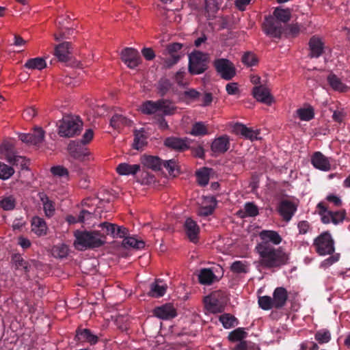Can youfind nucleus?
<instances>
[{
	"instance_id": "nucleus-1",
	"label": "nucleus",
	"mask_w": 350,
	"mask_h": 350,
	"mask_svg": "<svg viewBox=\"0 0 350 350\" xmlns=\"http://www.w3.org/2000/svg\"><path fill=\"white\" fill-rule=\"evenodd\" d=\"M259 262L263 268H280L288 262V254L281 247H274L270 243H260L256 246Z\"/></svg>"
},
{
	"instance_id": "nucleus-2",
	"label": "nucleus",
	"mask_w": 350,
	"mask_h": 350,
	"mask_svg": "<svg viewBox=\"0 0 350 350\" xmlns=\"http://www.w3.org/2000/svg\"><path fill=\"white\" fill-rule=\"evenodd\" d=\"M100 234V231L97 230L90 231L77 230L74 232L75 237L74 245L77 250L81 251L100 247L106 243Z\"/></svg>"
},
{
	"instance_id": "nucleus-3",
	"label": "nucleus",
	"mask_w": 350,
	"mask_h": 350,
	"mask_svg": "<svg viewBox=\"0 0 350 350\" xmlns=\"http://www.w3.org/2000/svg\"><path fill=\"white\" fill-rule=\"evenodd\" d=\"M210 57L206 53L194 51L189 55L188 70L192 75L204 73L208 68Z\"/></svg>"
},
{
	"instance_id": "nucleus-4",
	"label": "nucleus",
	"mask_w": 350,
	"mask_h": 350,
	"mask_svg": "<svg viewBox=\"0 0 350 350\" xmlns=\"http://www.w3.org/2000/svg\"><path fill=\"white\" fill-rule=\"evenodd\" d=\"M0 158L5 159L13 165H20L22 169L28 168V160L25 157L16 155L14 145L11 142H5L0 146Z\"/></svg>"
},
{
	"instance_id": "nucleus-5",
	"label": "nucleus",
	"mask_w": 350,
	"mask_h": 350,
	"mask_svg": "<svg viewBox=\"0 0 350 350\" xmlns=\"http://www.w3.org/2000/svg\"><path fill=\"white\" fill-rule=\"evenodd\" d=\"M82 122L70 116H64L58 124V134L61 137H72L81 132Z\"/></svg>"
},
{
	"instance_id": "nucleus-6",
	"label": "nucleus",
	"mask_w": 350,
	"mask_h": 350,
	"mask_svg": "<svg viewBox=\"0 0 350 350\" xmlns=\"http://www.w3.org/2000/svg\"><path fill=\"white\" fill-rule=\"evenodd\" d=\"M313 246L320 256L331 255L335 251L334 241L328 231L323 232L316 237Z\"/></svg>"
},
{
	"instance_id": "nucleus-7",
	"label": "nucleus",
	"mask_w": 350,
	"mask_h": 350,
	"mask_svg": "<svg viewBox=\"0 0 350 350\" xmlns=\"http://www.w3.org/2000/svg\"><path fill=\"white\" fill-rule=\"evenodd\" d=\"M213 66L217 72L225 80H231L236 75V68L234 64L228 59H216Z\"/></svg>"
},
{
	"instance_id": "nucleus-8",
	"label": "nucleus",
	"mask_w": 350,
	"mask_h": 350,
	"mask_svg": "<svg viewBox=\"0 0 350 350\" xmlns=\"http://www.w3.org/2000/svg\"><path fill=\"white\" fill-rule=\"evenodd\" d=\"M263 31L267 36L280 39L285 31V25L270 16L263 23Z\"/></svg>"
},
{
	"instance_id": "nucleus-9",
	"label": "nucleus",
	"mask_w": 350,
	"mask_h": 350,
	"mask_svg": "<svg viewBox=\"0 0 350 350\" xmlns=\"http://www.w3.org/2000/svg\"><path fill=\"white\" fill-rule=\"evenodd\" d=\"M140 163L142 169V183L144 185H150L153 180L151 174L153 171V156L143 154L140 158Z\"/></svg>"
},
{
	"instance_id": "nucleus-10",
	"label": "nucleus",
	"mask_w": 350,
	"mask_h": 350,
	"mask_svg": "<svg viewBox=\"0 0 350 350\" xmlns=\"http://www.w3.org/2000/svg\"><path fill=\"white\" fill-rule=\"evenodd\" d=\"M177 165L175 160H162L159 157L154 156V172L161 171L165 176H176L177 175Z\"/></svg>"
},
{
	"instance_id": "nucleus-11",
	"label": "nucleus",
	"mask_w": 350,
	"mask_h": 350,
	"mask_svg": "<svg viewBox=\"0 0 350 350\" xmlns=\"http://www.w3.org/2000/svg\"><path fill=\"white\" fill-rule=\"evenodd\" d=\"M140 59L139 52L133 48L126 47L121 52V59L130 68L137 67L140 63Z\"/></svg>"
},
{
	"instance_id": "nucleus-12",
	"label": "nucleus",
	"mask_w": 350,
	"mask_h": 350,
	"mask_svg": "<svg viewBox=\"0 0 350 350\" xmlns=\"http://www.w3.org/2000/svg\"><path fill=\"white\" fill-rule=\"evenodd\" d=\"M150 131V128L148 126L134 131L135 138L133 146L135 149L139 150L147 144V139L151 135Z\"/></svg>"
},
{
	"instance_id": "nucleus-13",
	"label": "nucleus",
	"mask_w": 350,
	"mask_h": 350,
	"mask_svg": "<svg viewBox=\"0 0 350 350\" xmlns=\"http://www.w3.org/2000/svg\"><path fill=\"white\" fill-rule=\"evenodd\" d=\"M296 211L297 205L290 200H283L279 204L278 212L286 221H289Z\"/></svg>"
},
{
	"instance_id": "nucleus-14",
	"label": "nucleus",
	"mask_w": 350,
	"mask_h": 350,
	"mask_svg": "<svg viewBox=\"0 0 350 350\" xmlns=\"http://www.w3.org/2000/svg\"><path fill=\"white\" fill-rule=\"evenodd\" d=\"M230 146L229 137L226 135L215 138L211 146L215 155L221 154L228 151Z\"/></svg>"
},
{
	"instance_id": "nucleus-15",
	"label": "nucleus",
	"mask_w": 350,
	"mask_h": 350,
	"mask_svg": "<svg viewBox=\"0 0 350 350\" xmlns=\"http://www.w3.org/2000/svg\"><path fill=\"white\" fill-rule=\"evenodd\" d=\"M68 150L70 155L77 160L83 161L90 154L87 148H84L81 144L74 141L70 142L68 146Z\"/></svg>"
},
{
	"instance_id": "nucleus-16",
	"label": "nucleus",
	"mask_w": 350,
	"mask_h": 350,
	"mask_svg": "<svg viewBox=\"0 0 350 350\" xmlns=\"http://www.w3.org/2000/svg\"><path fill=\"white\" fill-rule=\"evenodd\" d=\"M311 163L315 168L321 171L327 172L331 169L328 158L319 151L314 152L312 155Z\"/></svg>"
},
{
	"instance_id": "nucleus-17",
	"label": "nucleus",
	"mask_w": 350,
	"mask_h": 350,
	"mask_svg": "<svg viewBox=\"0 0 350 350\" xmlns=\"http://www.w3.org/2000/svg\"><path fill=\"white\" fill-rule=\"evenodd\" d=\"M164 144L175 150L184 151L189 148V140L187 137H169L165 139Z\"/></svg>"
},
{
	"instance_id": "nucleus-18",
	"label": "nucleus",
	"mask_w": 350,
	"mask_h": 350,
	"mask_svg": "<svg viewBox=\"0 0 350 350\" xmlns=\"http://www.w3.org/2000/svg\"><path fill=\"white\" fill-rule=\"evenodd\" d=\"M252 93L254 97L258 101L266 105H270L273 100V98L271 95L269 90L262 85L254 87L253 88Z\"/></svg>"
},
{
	"instance_id": "nucleus-19",
	"label": "nucleus",
	"mask_w": 350,
	"mask_h": 350,
	"mask_svg": "<svg viewBox=\"0 0 350 350\" xmlns=\"http://www.w3.org/2000/svg\"><path fill=\"white\" fill-rule=\"evenodd\" d=\"M273 302L275 309L282 308L288 299V292L284 287H277L273 293Z\"/></svg>"
},
{
	"instance_id": "nucleus-20",
	"label": "nucleus",
	"mask_w": 350,
	"mask_h": 350,
	"mask_svg": "<svg viewBox=\"0 0 350 350\" xmlns=\"http://www.w3.org/2000/svg\"><path fill=\"white\" fill-rule=\"evenodd\" d=\"M176 316V311L171 304H165L160 307L154 308V317L161 319H171Z\"/></svg>"
},
{
	"instance_id": "nucleus-21",
	"label": "nucleus",
	"mask_w": 350,
	"mask_h": 350,
	"mask_svg": "<svg viewBox=\"0 0 350 350\" xmlns=\"http://www.w3.org/2000/svg\"><path fill=\"white\" fill-rule=\"evenodd\" d=\"M185 231L189 240L193 243L198 239L200 228L191 218H187L184 224Z\"/></svg>"
},
{
	"instance_id": "nucleus-22",
	"label": "nucleus",
	"mask_w": 350,
	"mask_h": 350,
	"mask_svg": "<svg viewBox=\"0 0 350 350\" xmlns=\"http://www.w3.org/2000/svg\"><path fill=\"white\" fill-rule=\"evenodd\" d=\"M233 131L237 135H241L245 139H250L252 141L258 139V131H254L250 128L247 127L245 125L237 123L233 127Z\"/></svg>"
},
{
	"instance_id": "nucleus-23",
	"label": "nucleus",
	"mask_w": 350,
	"mask_h": 350,
	"mask_svg": "<svg viewBox=\"0 0 350 350\" xmlns=\"http://www.w3.org/2000/svg\"><path fill=\"white\" fill-rule=\"evenodd\" d=\"M310 54L311 58H318L323 53V43L320 38L312 36L309 41Z\"/></svg>"
},
{
	"instance_id": "nucleus-24",
	"label": "nucleus",
	"mask_w": 350,
	"mask_h": 350,
	"mask_svg": "<svg viewBox=\"0 0 350 350\" xmlns=\"http://www.w3.org/2000/svg\"><path fill=\"white\" fill-rule=\"evenodd\" d=\"M221 292L215 291L210 295L205 297L204 303L208 310L213 312H220L221 304L219 301V297Z\"/></svg>"
},
{
	"instance_id": "nucleus-25",
	"label": "nucleus",
	"mask_w": 350,
	"mask_h": 350,
	"mask_svg": "<svg viewBox=\"0 0 350 350\" xmlns=\"http://www.w3.org/2000/svg\"><path fill=\"white\" fill-rule=\"evenodd\" d=\"M175 107L171 102L167 100H161L154 102V114H160V112L165 115H171L174 113Z\"/></svg>"
},
{
	"instance_id": "nucleus-26",
	"label": "nucleus",
	"mask_w": 350,
	"mask_h": 350,
	"mask_svg": "<svg viewBox=\"0 0 350 350\" xmlns=\"http://www.w3.org/2000/svg\"><path fill=\"white\" fill-rule=\"evenodd\" d=\"M70 44L68 42H64L55 46L54 55L59 61L66 62L69 60L70 52L68 50Z\"/></svg>"
},
{
	"instance_id": "nucleus-27",
	"label": "nucleus",
	"mask_w": 350,
	"mask_h": 350,
	"mask_svg": "<svg viewBox=\"0 0 350 350\" xmlns=\"http://www.w3.org/2000/svg\"><path fill=\"white\" fill-rule=\"evenodd\" d=\"M262 240L261 243H269L271 242L274 245H279L282 242V237L278 232L274 230H262L259 234Z\"/></svg>"
},
{
	"instance_id": "nucleus-28",
	"label": "nucleus",
	"mask_w": 350,
	"mask_h": 350,
	"mask_svg": "<svg viewBox=\"0 0 350 350\" xmlns=\"http://www.w3.org/2000/svg\"><path fill=\"white\" fill-rule=\"evenodd\" d=\"M140 169V165H130L126 163H122L117 166L116 172L120 175H135Z\"/></svg>"
},
{
	"instance_id": "nucleus-29",
	"label": "nucleus",
	"mask_w": 350,
	"mask_h": 350,
	"mask_svg": "<svg viewBox=\"0 0 350 350\" xmlns=\"http://www.w3.org/2000/svg\"><path fill=\"white\" fill-rule=\"evenodd\" d=\"M327 80L329 85L334 90L340 92H347L348 87L345 83H343L340 79L338 78L335 74H329L327 76Z\"/></svg>"
},
{
	"instance_id": "nucleus-30",
	"label": "nucleus",
	"mask_w": 350,
	"mask_h": 350,
	"mask_svg": "<svg viewBox=\"0 0 350 350\" xmlns=\"http://www.w3.org/2000/svg\"><path fill=\"white\" fill-rule=\"evenodd\" d=\"M76 338L80 342H88L90 344H95L98 340V337L92 334L88 329H79L77 331Z\"/></svg>"
},
{
	"instance_id": "nucleus-31",
	"label": "nucleus",
	"mask_w": 350,
	"mask_h": 350,
	"mask_svg": "<svg viewBox=\"0 0 350 350\" xmlns=\"http://www.w3.org/2000/svg\"><path fill=\"white\" fill-rule=\"evenodd\" d=\"M216 278V275L210 269H202L198 274V281L200 284L204 285L211 284Z\"/></svg>"
},
{
	"instance_id": "nucleus-32",
	"label": "nucleus",
	"mask_w": 350,
	"mask_h": 350,
	"mask_svg": "<svg viewBox=\"0 0 350 350\" xmlns=\"http://www.w3.org/2000/svg\"><path fill=\"white\" fill-rule=\"evenodd\" d=\"M132 121L120 114L113 115L110 120V125L115 129H121L125 126H131Z\"/></svg>"
},
{
	"instance_id": "nucleus-33",
	"label": "nucleus",
	"mask_w": 350,
	"mask_h": 350,
	"mask_svg": "<svg viewBox=\"0 0 350 350\" xmlns=\"http://www.w3.org/2000/svg\"><path fill=\"white\" fill-rule=\"evenodd\" d=\"M98 227L100 230H97V231H100V236L106 241V237L109 235L112 237H115V232L117 228L116 224H113L109 222H103L99 224Z\"/></svg>"
},
{
	"instance_id": "nucleus-34",
	"label": "nucleus",
	"mask_w": 350,
	"mask_h": 350,
	"mask_svg": "<svg viewBox=\"0 0 350 350\" xmlns=\"http://www.w3.org/2000/svg\"><path fill=\"white\" fill-rule=\"evenodd\" d=\"M211 170L212 169L204 167L196 171V176L197 182L200 186L204 187L208 185Z\"/></svg>"
},
{
	"instance_id": "nucleus-35",
	"label": "nucleus",
	"mask_w": 350,
	"mask_h": 350,
	"mask_svg": "<svg viewBox=\"0 0 350 350\" xmlns=\"http://www.w3.org/2000/svg\"><path fill=\"white\" fill-rule=\"evenodd\" d=\"M168 288L166 281L162 278H154V298L163 297Z\"/></svg>"
},
{
	"instance_id": "nucleus-36",
	"label": "nucleus",
	"mask_w": 350,
	"mask_h": 350,
	"mask_svg": "<svg viewBox=\"0 0 350 350\" xmlns=\"http://www.w3.org/2000/svg\"><path fill=\"white\" fill-rule=\"evenodd\" d=\"M46 224L44 219L36 217L33 219L32 230L39 236L45 235L46 234Z\"/></svg>"
},
{
	"instance_id": "nucleus-37",
	"label": "nucleus",
	"mask_w": 350,
	"mask_h": 350,
	"mask_svg": "<svg viewBox=\"0 0 350 350\" xmlns=\"http://www.w3.org/2000/svg\"><path fill=\"white\" fill-rule=\"evenodd\" d=\"M200 96L201 93L194 88H188L182 94V98L187 103L198 101Z\"/></svg>"
},
{
	"instance_id": "nucleus-38",
	"label": "nucleus",
	"mask_w": 350,
	"mask_h": 350,
	"mask_svg": "<svg viewBox=\"0 0 350 350\" xmlns=\"http://www.w3.org/2000/svg\"><path fill=\"white\" fill-rule=\"evenodd\" d=\"M238 215L241 217H255L258 215V208L253 202H247L244 206V211H239Z\"/></svg>"
},
{
	"instance_id": "nucleus-39",
	"label": "nucleus",
	"mask_w": 350,
	"mask_h": 350,
	"mask_svg": "<svg viewBox=\"0 0 350 350\" xmlns=\"http://www.w3.org/2000/svg\"><path fill=\"white\" fill-rule=\"evenodd\" d=\"M40 200L44 206V211L47 217H51L55 213V205L53 201L50 200L48 196L44 193H40Z\"/></svg>"
},
{
	"instance_id": "nucleus-40",
	"label": "nucleus",
	"mask_w": 350,
	"mask_h": 350,
	"mask_svg": "<svg viewBox=\"0 0 350 350\" xmlns=\"http://www.w3.org/2000/svg\"><path fill=\"white\" fill-rule=\"evenodd\" d=\"M31 136V144L38 146L42 143L44 139L45 132L41 127H35L33 133H29Z\"/></svg>"
},
{
	"instance_id": "nucleus-41",
	"label": "nucleus",
	"mask_w": 350,
	"mask_h": 350,
	"mask_svg": "<svg viewBox=\"0 0 350 350\" xmlns=\"http://www.w3.org/2000/svg\"><path fill=\"white\" fill-rule=\"evenodd\" d=\"M296 112L299 119L302 121H310L314 116V109L311 106H308L306 108H299Z\"/></svg>"
},
{
	"instance_id": "nucleus-42",
	"label": "nucleus",
	"mask_w": 350,
	"mask_h": 350,
	"mask_svg": "<svg viewBox=\"0 0 350 350\" xmlns=\"http://www.w3.org/2000/svg\"><path fill=\"white\" fill-rule=\"evenodd\" d=\"M25 66L30 69L42 70L46 66V64L44 59L42 57H36L27 60Z\"/></svg>"
},
{
	"instance_id": "nucleus-43",
	"label": "nucleus",
	"mask_w": 350,
	"mask_h": 350,
	"mask_svg": "<svg viewBox=\"0 0 350 350\" xmlns=\"http://www.w3.org/2000/svg\"><path fill=\"white\" fill-rule=\"evenodd\" d=\"M247 336V333L245 331L243 327H238L234 330L230 332L228 338L230 341L237 342L243 341L244 338Z\"/></svg>"
},
{
	"instance_id": "nucleus-44",
	"label": "nucleus",
	"mask_w": 350,
	"mask_h": 350,
	"mask_svg": "<svg viewBox=\"0 0 350 350\" xmlns=\"http://www.w3.org/2000/svg\"><path fill=\"white\" fill-rule=\"evenodd\" d=\"M189 133L193 136H204L208 134V129L202 122H197L192 125Z\"/></svg>"
},
{
	"instance_id": "nucleus-45",
	"label": "nucleus",
	"mask_w": 350,
	"mask_h": 350,
	"mask_svg": "<svg viewBox=\"0 0 350 350\" xmlns=\"http://www.w3.org/2000/svg\"><path fill=\"white\" fill-rule=\"evenodd\" d=\"M273 17L285 25L291 18V12L288 10L276 8L273 12Z\"/></svg>"
},
{
	"instance_id": "nucleus-46",
	"label": "nucleus",
	"mask_w": 350,
	"mask_h": 350,
	"mask_svg": "<svg viewBox=\"0 0 350 350\" xmlns=\"http://www.w3.org/2000/svg\"><path fill=\"white\" fill-rule=\"evenodd\" d=\"M249 263L246 261L236 260L230 266V270L235 273H246L248 272Z\"/></svg>"
},
{
	"instance_id": "nucleus-47",
	"label": "nucleus",
	"mask_w": 350,
	"mask_h": 350,
	"mask_svg": "<svg viewBox=\"0 0 350 350\" xmlns=\"http://www.w3.org/2000/svg\"><path fill=\"white\" fill-rule=\"evenodd\" d=\"M219 321L226 329L234 327L238 323L237 319L230 314H224L219 317Z\"/></svg>"
},
{
	"instance_id": "nucleus-48",
	"label": "nucleus",
	"mask_w": 350,
	"mask_h": 350,
	"mask_svg": "<svg viewBox=\"0 0 350 350\" xmlns=\"http://www.w3.org/2000/svg\"><path fill=\"white\" fill-rule=\"evenodd\" d=\"M331 338L330 332L326 329H319L314 334V338L319 344L329 342Z\"/></svg>"
},
{
	"instance_id": "nucleus-49",
	"label": "nucleus",
	"mask_w": 350,
	"mask_h": 350,
	"mask_svg": "<svg viewBox=\"0 0 350 350\" xmlns=\"http://www.w3.org/2000/svg\"><path fill=\"white\" fill-rule=\"evenodd\" d=\"M122 245L127 247H133L136 249H140L144 247L145 243L142 241H139L134 237H126L122 241Z\"/></svg>"
},
{
	"instance_id": "nucleus-50",
	"label": "nucleus",
	"mask_w": 350,
	"mask_h": 350,
	"mask_svg": "<svg viewBox=\"0 0 350 350\" xmlns=\"http://www.w3.org/2000/svg\"><path fill=\"white\" fill-rule=\"evenodd\" d=\"M15 205V198L12 196L3 197L0 200V207L5 211H10L14 209Z\"/></svg>"
},
{
	"instance_id": "nucleus-51",
	"label": "nucleus",
	"mask_w": 350,
	"mask_h": 350,
	"mask_svg": "<svg viewBox=\"0 0 350 350\" xmlns=\"http://www.w3.org/2000/svg\"><path fill=\"white\" fill-rule=\"evenodd\" d=\"M258 304L259 307L264 310H269L274 308L272 297L265 295L258 297Z\"/></svg>"
},
{
	"instance_id": "nucleus-52",
	"label": "nucleus",
	"mask_w": 350,
	"mask_h": 350,
	"mask_svg": "<svg viewBox=\"0 0 350 350\" xmlns=\"http://www.w3.org/2000/svg\"><path fill=\"white\" fill-rule=\"evenodd\" d=\"M241 61L247 66H256L258 62L257 57L251 52L245 53L242 56Z\"/></svg>"
},
{
	"instance_id": "nucleus-53",
	"label": "nucleus",
	"mask_w": 350,
	"mask_h": 350,
	"mask_svg": "<svg viewBox=\"0 0 350 350\" xmlns=\"http://www.w3.org/2000/svg\"><path fill=\"white\" fill-rule=\"evenodd\" d=\"M57 32L54 33V38L56 41H59L63 38H68L66 35H71L73 31L72 29L67 28L65 31H63L62 24L61 22H59L57 25Z\"/></svg>"
},
{
	"instance_id": "nucleus-54",
	"label": "nucleus",
	"mask_w": 350,
	"mask_h": 350,
	"mask_svg": "<svg viewBox=\"0 0 350 350\" xmlns=\"http://www.w3.org/2000/svg\"><path fill=\"white\" fill-rule=\"evenodd\" d=\"M53 255L56 258H64L68 255V248L67 245L62 244L59 245L54 246L53 250Z\"/></svg>"
},
{
	"instance_id": "nucleus-55",
	"label": "nucleus",
	"mask_w": 350,
	"mask_h": 350,
	"mask_svg": "<svg viewBox=\"0 0 350 350\" xmlns=\"http://www.w3.org/2000/svg\"><path fill=\"white\" fill-rule=\"evenodd\" d=\"M116 323L120 329L126 331L129 328L130 319L128 316L118 315L116 319Z\"/></svg>"
},
{
	"instance_id": "nucleus-56",
	"label": "nucleus",
	"mask_w": 350,
	"mask_h": 350,
	"mask_svg": "<svg viewBox=\"0 0 350 350\" xmlns=\"http://www.w3.org/2000/svg\"><path fill=\"white\" fill-rule=\"evenodd\" d=\"M14 173V170L12 167L8 166L3 163H0V178L1 179H3V180L8 179Z\"/></svg>"
},
{
	"instance_id": "nucleus-57",
	"label": "nucleus",
	"mask_w": 350,
	"mask_h": 350,
	"mask_svg": "<svg viewBox=\"0 0 350 350\" xmlns=\"http://www.w3.org/2000/svg\"><path fill=\"white\" fill-rule=\"evenodd\" d=\"M91 213L85 210H83L81 211L80 215H79L78 218H76L75 217L72 215H68L66 217V221L70 224H75L77 222H84L85 217L86 215H90Z\"/></svg>"
},
{
	"instance_id": "nucleus-58",
	"label": "nucleus",
	"mask_w": 350,
	"mask_h": 350,
	"mask_svg": "<svg viewBox=\"0 0 350 350\" xmlns=\"http://www.w3.org/2000/svg\"><path fill=\"white\" fill-rule=\"evenodd\" d=\"M142 114L152 115L153 114V102L152 100H146L144 102L138 109Z\"/></svg>"
},
{
	"instance_id": "nucleus-59",
	"label": "nucleus",
	"mask_w": 350,
	"mask_h": 350,
	"mask_svg": "<svg viewBox=\"0 0 350 350\" xmlns=\"http://www.w3.org/2000/svg\"><path fill=\"white\" fill-rule=\"evenodd\" d=\"M171 83L169 79L163 78L159 81L158 90L161 96H163L170 88Z\"/></svg>"
},
{
	"instance_id": "nucleus-60",
	"label": "nucleus",
	"mask_w": 350,
	"mask_h": 350,
	"mask_svg": "<svg viewBox=\"0 0 350 350\" xmlns=\"http://www.w3.org/2000/svg\"><path fill=\"white\" fill-rule=\"evenodd\" d=\"M180 57L179 54L170 55L164 59V66L167 68H171L178 62Z\"/></svg>"
},
{
	"instance_id": "nucleus-61",
	"label": "nucleus",
	"mask_w": 350,
	"mask_h": 350,
	"mask_svg": "<svg viewBox=\"0 0 350 350\" xmlns=\"http://www.w3.org/2000/svg\"><path fill=\"white\" fill-rule=\"evenodd\" d=\"M332 223L335 225L342 222L345 217V213L343 211H331Z\"/></svg>"
},
{
	"instance_id": "nucleus-62",
	"label": "nucleus",
	"mask_w": 350,
	"mask_h": 350,
	"mask_svg": "<svg viewBox=\"0 0 350 350\" xmlns=\"http://www.w3.org/2000/svg\"><path fill=\"white\" fill-rule=\"evenodd\" d=\"M299 30V26L297 24H291L287 26L285 25V31L284 33L295 37L298 35Z\"/></svg>"
},
{
	"instance_id": "nucleus-63",
	"label": "nucleus",
	"mask_w": 350,
	"mask_h": 350,
	"mask_svg": "<svg viewBox=\"0 0 350 350\" xmlns=\"http://www.w3.org/2000/svg\"><path fill=\"white\" fill-rule=\"evenodd\" d=\"M299 232L301 234H305L312 230V227L308 221H301L297 225Z\"/></svg>"
},
{
	"instance_id": "nucleus-64",
	"label": "nucleus",
	"mask_w": 350,
	"mask_h": 350,
	"mask_svg": "<svg viewBox=\"0 0 350 350\" xmlns=\"http://www.w3.org/2000/svg\"><path fill=\"white\" fill-rule=\"evenodd\" d=\"M319 346L313 341L306 340L300 345L299 350H318Z\"/></svg>"
}]
</instances>
